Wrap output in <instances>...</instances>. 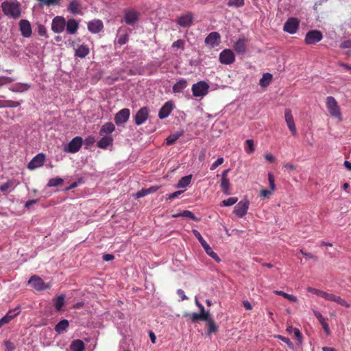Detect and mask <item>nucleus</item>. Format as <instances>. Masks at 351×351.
I'll return each instance as SVG.
<instances>
[{"mask_svg":"<svg viewBox=\"0 0 351 351\" xmlns=\"http://www.w3.org/2000/svg\"><path fill=\"white\" fill-rule=\"evenodd\" d=\"M230 182L229 179H221V188L222 191L226 195L230 194Z\"/></svg>","mask_w":351,"mask_h":351,"instance_id":"4c0bfd02","label":"nucleus"},{"mask_svg":"<svg viewBox=\"0 0 351 351\" xmlns=\"http://www.w3.org/2000/svg\"><path fill=\"white\" fill-rule=\"evenodd\" d=\"M299 21L296 18H289L285 22L283 30L291 34H295L299 27Z\"/></svg>","mask_w":351,"mask_h":351,"instance_id":"f8f14e48","label":"nucleus"},{"mask_svg":"<svg viewBox=\"0 0 351 351\" xmlns=\"http://www.w3.org/2000/svg\"><path fill=\"white\" fill-rule=\"evenodd\" d=\"M174 107L173 103L171 101H167L160 108L158 112V117L162 119L167 117Z\"/></svg>","mask_w":351,"mask_h":351,"instance_id":"aec40b11","label":"nucleus"},{"mask_svg":"<svg viewBox=\"0 0 351 351\" xmlns=\"http://www.w3.org/2000/svg\"><path fill=\"white\" fill-rule=\"evenodd\" d=\"M153 189L152 186L149 187V189H142L141 191H138V193H136V198H140V197H144L146 195L149 194L151 193V191L152 189Z\"/></svg>","mask_w":351,"mask_h":351,"instance_id":"603ef678","label":"nucleus"},{"mask_svg":"<svg viewBox=\"0 0 351 351\" xmlns=\"http://www.w3.org/2000/svg\"><path fill=\"white\" fill-rule=\"evenodd\" d=\"M20 311L19 308L14 310H10L5 316L0 319V328L6 324L10 322L14 317H16L19 313Z\"/></svg>","mask_w":351,"mask_h":351,"instance_id":"a211bd4d","label":"nucleus"},{"mask_svg":"<svg viewBox=\"0 0 351 351\" xmlns=\"http://www.w3.org/2000/svg\"><path fill=\"white\" fill-rule=\"evenodd\" d=\"M69 321L66 319H63L60 322H59L55 326V330L60 334L65 331L66 328L69 327Z\"/></svg>","mask_w":351,"mask_h":351,"instance_id":"72a5a7b5","label":"nucleus"},{"mask_svg":"<svg viewBox=\"0 0 351 351\" xmlns=\"http://www.w3.org/2000/svg\"><path fill=\"white\" fill-rule=\"evenodd\" d=\"M323 38L322 33L319 30H311L305 36L304 42L306 45H314L319 42Z\"/></svg>","mask_w":351,"mask_h":351,"instance_id":"1a4fd4ad","label":"nucleus"},{"mask_svg":"<svg viewBox=\"0 0 351 351\" xmlns=\"http://www.w3.org/2000/svg\"><path fill=\"white\" fill-rule=\"evenodd\" d=\"M192 175L186 176L182 177L177 184V188H184L189 185L191 182Z\"/></svg>","mask_w":351,"mask_h":351,"instance_id":"e433bc0d","label":"nucleus"},{"mask_svg":"<svg viewBox=\"0 0 351 351\" xmlns=\"http://www.w3.org/2000/svg\"><path fill=\"white\" fill-rule=\"evenodd\" d=\"M19 27L21 34L25 38H29L32 35V27L27 20L22 19L19 22Z\"/></svg>","mask_w":351,"mask_h":351,"instance_id":"412c9836","label":"nucleus"},{"mask_svg":"<svg viewBox=\"0 0 351 351\" xmlns=\"http://www.w3.org/2000/svg\"><path fill=\"white\" fill-rule=\"evenodd\" d=\"M185 45V41L182 39L177 40L176 41L173 42L172 44V48H178L181 49L182 50H184Z\"/></svg>","mask_w":351,"mask_h":351,"instance_id":"8fccbe9b","label":"nucleus"},{"mask_svg":"<svg viewBox=\"0 0 351 351\" xmlns=\"http://www.w3.org/2000/svg\"><path fill=\"white\" fill-rule=\"evenodd\" d=\"M313 314L316 317V318L318 319L319 323L322 324V323L326 322V319L322 316L321 313H319L317 311H313Z\"/></svg>","mask_w":351,"mask_h":351,"instance_id":"13d9d810","label":"nucleus"},{"mask_svg":"<svg viewBox=\"0 0 351 351\" xmlns=\"http://www.w3.org/2000/svg\"><path fill=\"white\" fill-rule=\"evenodd\" d=\"M271 80H272L271 74H270L269 73H264L260 80L259 84L261 87H266L269 84Z\"/></svg>","mask_w":351,"mask_h":351,"instance_id":"f704fd0d","label":"nucleus"},{"mask_svg":"<svg viewBox=\"0 0 351 351\" xmlns=\"http://www.w3.org/2000/svg\"><path fill=\"white\" fill-rule=\"evenodd\" d=\"M177 294L181 298V300H185L188 299L187 296L184 293V291L181 289L177 290Z\"/></svg>","mask_w":351,"mask_h":351,"instance_id":"69168bd1","label":"nucleus"},{"mask_svg":"<svg viewBox=\"0 0 351 351\" xmlns=\"http://www.w3.org/2000/svg\"><path fill=\"white\" fill-rule=\"evenodd\" d=\"M38 2H39L40 5H58L60 0H36Z\"/></svg>","mask_w":351,"mask_h":351,"instance_id":"de8ad7c7","label":"nucleus"},{"mask_svg":"<svg viewBox=\"0 0 351 351\" xmlns=\"http://www.w3.org/2000/svg\"><path fill=\"white\" fill-rule=\"evenodd\" d=\"M219 61L223 64H230L235 61V56L231 49H224L219 54Z\"/></svg>","mask_w":351,"mask_h":351,"instance_id":"9b49d317","label":"nucleus"},{"mask_svg":"<svg viewBox=\"0 0 351 351\" xmlns=\"http://www.w3.org/2000/svg\"><path fill=\"white\" fill-rule=\"evenodd\" d=\"M184 134V132H180L174 134H171L169 135L166 139V143L167 145H171L173 144L180 136H182Z\"/></svg>","mask_w":351,"mask_h":351,"instance_id":"c9c22d12","label":"nucleus"},{"mask_svg":"<svg viewBox=\"0 0 351 351\" xmlns=\"http://www.w3.org/2000/svg\"><path fill=\"white\" fill-rule=\"evenodd\" d=\"M70 347L72 351H84L85 348L84 342L80 339L73 341Z\"/></svg>","mask_w":351,"mask_h":351,"instance_id":"473e14b6","label":"nucleus"},{"mask_svg":"<svg viewBox=\"0 0 351 351\" xmlns=\"http://www.w3.org/2000/svg\"><path fill=\"white\" fill-rule=\"evenodd\" d=\"M238 201V198L236 197H231L227 199H224L221 202V206H230L237 203Z\"/></svg>","mask_w":351,"mask_h":351,"instance_id":"37998d69","label":"nucleus"},{"mask_svg":"<svg viewBox=\"0 0 351 351\" xmlns=\"http://www.w3.org/2000/svg\"><path fill=\"white\" fill-rule=\"evenodd\" d=\"M244 0H228L227 5L229 7L241 8L244 5Z\"/></svg>","mask_w":351,"mask_h":351,"instance_id":"c03bdc74","label":"nucleus"},{"mask_svg":"<svg viewBox=\"0 0 351 351\" xmlns=\"http://www.w3.org/2000/svg\"><path fill=\"white\" fill-rule=\"evenodd\" d=\"M65 27L68 34H75L79 28V23L74 19H69L66 21Z\"/></svg>","mask_w":351,"mask_h":351,"instance_id":"393cba45","label":"nucleus"},{"mask_svg":"<svg viewBox=\"0 0 351 351\" xmlns=\"http://www.w3.org/2000/svg\"><path fill=\"white\" fill-rule=\"evenodd\" d=\"M3 343L5 347V351H12L15 349L14 344L9 340L4 341Z\"/></svg>","mask_w":351,"mask_h":351,"instance_id":"864d4df0","label":"nucleus"},{"mask_svg":"<svg viewBox=\"0 0 351 351\" xmlns=\"http://www.w3.org/2000/svg\"><path fill=\"white\" fill-rule=\"evenodd\" d=\"M89 53V47L86 45H81L75 49V56L84 58Z\"/></svg>","mask_w":351,"mask_h":351,"instance_id":"c85d7f7f","label":"nucleus"},{"mask_svg":"<svg viewBox=\"0 0 351 351\" xmlns=\"http://www.w3.org/2000/svg\"><path fill=\"white\" fill-rule=\"evenodd\" d=\"M268 180H269V187H270L271 190L274 191L276 189L275 179H274V176L271 173L268 174Z\"/></svg>","mask_w":351,"mask_h":351,"instance_id":"4d7b16f0","label":"nucleus"},{"mask_svg":"<svg viewBox=\"0 0 351 351\" xmlns=\"http://www.w3.org/2000/svg\"><path fill=\"white\" fill-rule=\"evenodd\" d=\"M206 322L208 326V331L206 333L208 336H210L213 333L217 332L219 327L210 315L208 317V319H206Z\"/></svg>","mask_w":351,"mask_h":351,"instance_id":"cd10ccee","label":"nucleus"},{"mask_svg":"<svg viewBox=\"0 0 351 351\" xmlns=\"http://www.w3.org/2000/svg\"><path fill=\"white\" fill-rule=\"evenodd\" d=\"M149 110L146 107L141 108L135 115V123L138 125L143 124L147 119Z\"/></svg>","mask_w":351,"mask_h":351,"instance_id":"6ab92c4d","label":"nucleus"},{"mask_svg":"<svg viewBox=\"0 0 351 351\" xmlns=\"http://www.w3.org/2000/svg\"><path fill=\"white\" fill-rule=\"evenodd\" d=\"M250 202L247 199L241 200L234 208V213L239 218L243 217L248 210Z\"/></svg>","mask_w":351,"mask_h":351,"instance_id":"0eeeda50","label":"nucleus"},{"mask_svg":"<svg viewBox=\"0 0 351 351\" xmlns=\"http://www.w3.org/2000/svg\"><path fill=\"white\" fill-rule=\"evenodd\" d=\"M243 307L246 309V310H252V304H250V302H248L247 300H244L243 301Z\"/></svg>","mask_w":351,"mask_h":351,"instance_id":"774afa93","label":"nucleus"},{"mask_svg":"<svg viewBox=\"0 0 351 351\" xmlns=\"http://www.w3.org/2000/svg\"><path fill=\"white\" fill-rule=\"evenodd\" d=\"M285 118L287 127L291 132L292 135L295 136L297 134V129L295 125L292 112L289 108H287L285 110Z\"/></svg>","mask_w":351,"mask_h":351,"instance_id":"4468645a","label":"nucleus"},{"mask_svg":"<svg viewBox=\"0 0 351 351\" xmlns=\"http://www.w3.org/2000/svg\"><path fill=\"white\" fill-rule=\"evenodd\" d=\"M21 103L19 101H0V108L1 107H17L20 106Z\"/></svg>","mask_w":351,"mask_h":351,"instance_id":"79ce46f5","label":"nucleus"},{"mask_svg":"<svg viewBox=\"0 0 351 351\" xmlns=\"http://www.w3.org/2000/svg\"><path fill=\"white\" fill-rule=\"evenodd\" d=\"M194 14L191 12L182 14L176 19V23L182 27H189L193 25Z\"/></svg>","mask_w":351,"mask_h":351,"instance_id":"423d86ee","label":"nucleus"},{"mask_svg":"<svg viewBox=\"0 0 351 351\" xmlns=\"http://www.w3.org/2000/svg\"><path fill=\"white\" fill-rule=\"evenodd\" d=\"M193 232L195 237L197 239L199 242L201 243L202 246L204 249L205 252L208 255H209L211 258H213L216 262L219 263L221 261L219 256L213 250V249L210 247V245L207 243V242L202 237L201 234L197 230H193Z\"/></svg>","mask_w":351,"mask_h":351,"instance_id":"7ed1b4c3","label":"nucleus"},{"mask_svg":"<svg viewBox=\"0 0 351 351\" xmlns=\"http://www.w3.org/2000/svg\"><path fill=\"white\" fill-rule=\"evenodd\" d=\"M247 39L245 37L240 38L234 45V49L239 54H244L247 51Z\"/></svg>","mask_w":351,"mask_h":351,"instance_id":"b1692460","label":"nucleus"},{"mask_svg":"<svg viewBox=\"0 0 351 351\" xmlns=\"http://www.w3.org/2000/svg\"><path fill=\"white\" fill-rule=\"evenodd\" d=\"M38 33L40 36L48 37L47 34V29L44 25L40 24L38 26Z\"/></svg>","mask_w":351,"mask_h":351,"instance_id":"5fc2aeb1","label":"nucleus"},{"mask_svg":"<svg viewBox=\"0 0 351 351\" xmlns=\"http://www.w3.org/2000/svg\"><path fill=\"white\" fill-rule=\"evenodd\" d=\"M326 300L337 302V304L347 308L350 307V304L345 300L342 299L340 296L332 293H327Z\"/></svg>","mask_w":351,"mask_h":351,"instance_id":"bb28decb","label":"nucleus"},{"mask_svg":"<svg viewBox=\"0 0 351 351\" xmlns=\"http://www.w3.org/2000/svg\"><path fill=\"white\" fill-rule=\"evenodd\" d=\"M66 26V20L62 16H55L51 22V30L56 34L62 33Z\"/></svg>","mask_w":351,"mask_h":351,"instance_id":"6e6552de","label":"nucleus"},{"mask_svg":"<svg viewBox=\"0 0 351 351\" xmlns=\"http://www.w3.org/2000/svg\"><path fill=\"white\" fill-rule=\"evenodd\" d=\"M113 139L111 136H105L97 142V147L101 149H106L112 144Z\"/></svg>","mask_w":351,"mask_h":351,"instance_id":"7c9ffc66","label":"nucleus"},{"mask_svg":"<svg viewBox=\"0 0 351 351\" xmlns=\"http://www.w3.org/2000/svg\"><path fill=\"white\" fill-rule=\"evenodd\" d=\"M276 338H278V339H280L281 341H282L283 342H285L289 348H293V343L290 341V339L287 337H285L282 335H278L276 336Z\"/></svg>","mask_w":351,"mask_h":351,"instance_id":"3c124183","label":"nucleus"},{"mask_svg":"<svg viewBox=\"0 0 351 351\" xmlns=\"http://www.w3.org/2000/svg\"><path fill=\"white\" fill-rule=\"evenodd\" d=\"M245 143L247 145V147L245 148V152L247 154L253 153L255 150L254 141L252 139H247L245 141Z\"/></svg>","mask_w":351,"mask_h":351,"instance_id":"a18cd8bd","label":"nucleus"},{"mask_svg":"<svg viewBox=\"0 0 351 351\" xmlns=\"http://www.w3.org/2000/svg\"><path fill=\"white\" fill-rule=\"evenodd\" d=\"M128 36L127 34H123V35L120 36L118 38L117 42L119 45H124L128 42Z\"/></svg>","mask_w":351,"mask_h":351,"instance_id":"bf43d9fd","label":"nucleus"},{"mask_svg":"<svg viewBox=\"0 0 351 351\" xmlns=\"http://www.w3.org/2000/svg\"><path fill=\"white\" fill-rule=\"evenodd\" d=\"M321 325H322L324 332L326 333V335H329L330 334V330L328 323L326 322L324 323H322V324H321Z\"/></svg>","mask_w":351,"mask_h":351,"instance_id":"338daca9","label":"nucleus"},{"mask_svg":"<svg viewBox=\"0 0 351 351\" xmlns=\"http://www.w3.org/2000/svg\"><path fill=\"white\" fill-rule=\"evenodd\" d=\"M45 160V155L40 153L36 155L28 163L27 168L30 170L40 167L44 165Z\"/></svg>","mask_w":351,"mask_h":351,"instance_id":"ddd939ff","label":"nucleus"},{"mask_svg":"<svg viewBox=\"0 0 351 351\" xmlns=\"http://www.w3.org/2000/svg\"><path fill=\"white\" fill-rule=\"evenodd\" d=\"M124 21L126 24L133 25L138 20V14L133 10H126L124 12Z\"/></svg>","mask_w":351,"mask_h":351,"instance_id":"4be33fe9","label":"nucleus"},{"mask_svg":"<svg viewBox=\"0 0 351 351\" xmlns=\"http://www.w3.org/2000/svg\"><path fill=\"white\" fill-rule=\"evenodd\" d=\"M271 194V191L267 189L261 190L260 192V196L263 198H268Z\"/></svg>","mask_w":351,"mask_h":351,"instance_id":"680f3d73","label":"nucleus"},{"mask_svg":"<svg viewBox=\"0 0 351 351\" xmlns=\"http://www.w3.org/2000/svg\"><path fill=\"white\" fill-rule=\"evenodd\" d=\"M104 28L103 23L101 20H93L88 23V29L93 34H97Z\"/></svg>","mask_w":351,"mask_h":351,"instance_id":"5701e85b","label":"nucleus"},{"mask_svg":"<svg viewBox=\"0 0 351 351\" xmlns=\"http://www.w3.org/2000/svg\"><path fill=\"white\" fill-rule=\"evenodd\" d=\"M210 315L209 313H203L199 312V313H194L192 314L185 313L184 316H189L193 323H195L199 320L206 321L208 319V317Z\"/></svg>","mask_w":351,"mask_h":351,"instance_id":"a878e982","label":"nucleus"},{"mask_svg":"<svg viewBox=\"0 0 351 351\" xmlns=\"http://www.w3.org/2000/svg\"><path fill=\"white\" fill-rule=\"evenodd\" d=\"M209 84L204 81H199L193 84L191 90L195 97H203L208 93Z\"/></svg>","mask_w":351,"mask_h":351,"instance_id":"20e7f679","label":"nucleus"},{"mask_svg":"<svg viewBox=\"0 0 351 351\" xmlns=\"http://www.w3.org/2000/svg\"><path fill=\"white\" fill-rule=\"evenodd\" d=\"M115 130V127L114 124L111 122H108L104 124L100 130H99V134L103 135L104 134H111L112 132H114Z\"/></svg>","mask_w":351,"mask_h":351,"instance_id":"2f4dec72","label":"nucleus"},{"mask_svg":"<svg viewBox=\"0 0 351 351\" xmlns=\"http://www.w3.org/2000/svg\"><path fill=\"white\" fill-rule=\"evenodd\" d=\"M187 86V81L185 79H180L173 85V92L175 93H182Z\"/></svg>","mask_w":351,"mask_h":351,"instance_id":"c756f323","label":"nucleus"},{"mask_svg":"<svg viewBox=\"0 0 351 351\" xmlns=\"http://www.w3.org/2000/svg\"><path fill=\"white\" fill-rule=\"evenodd\" d=\"M130 112L128 108H123L119 111L114 117V122L117 125L125 123L130 117Z\"/></svg>","mask_w":351,"mask_h":351,"instance_id":"2eb2a0df","label":"nucleus"},{"mask_svg":"<svg viewBox=\"0 0 351 351\" xmlns=\"http://www.w3.org/2000/svg\"><path fill=\"white\" fill-rule=\"evenodd\" d=\"M28 284L36 291H43L50 287L49 284H46L40 277L36 275L29 278Z\"/></svg>","mask_w":351,"mask_h":351,"instance_id":"39448f33","label":"nucleus"},{"mask_svg":"<svg viewBox=\"0 0 351 351\" xmlns=\"http://www.w3.org/2000/svg\"><path fill=\"white\" fill-rule=\"evenodd\" d=\"M223 158L222 157L218 158L217 160L211 165L210 169L211 171L215 169L217 167L223 164Z\"/></svg>","mask_w":351,"mask_h":351,"instance_id":"6e6d98bb","label":"nucleus"},{"mask_svg":"<svg viewBox=\"0 0 351 351\" xmlns=\"http://www.w3.org/2000/svg\"><path fill=\"white\" fill-rule=\"evenodd\" d=\"M63 183V180L60 178H51L49 180L47 185L49 186H58Z\"/></svg>","mask_w":351,"mask_h":351,"instance_id":"49530a36","label":"nucleus"},{"mask_svg":"<svg viewBox=\"0 0 351 351\" xmlns=\"http://www.w3.org/2000/svg\"><path fill=\"white\" fill-rule=\"evenodd\" d=\"M274 293L278 295H281L282 297H284L285 298L289 300V301L291 302H297L298 299L297 298L293 295H291V294H288L285 292H283L282 291H274Z\"/></svg>","mask_w":351,"mask_h":351,"instance_id":"ea45409f","label":"nucleus"},{"mask_svg":"<svg viewBox=\"0 0 351 351\" xmlns=\"http://www.w3.org/2000/svg\"><path fill=\"white\" fill-rule=\"evenodd\" d=\"M1 8L5 15L13 19L21 16V5L19 2L4 1L1 3Z\"/></svg>","mask_w":351,"mask_h":351,"instance_id":"f257e3e1","label":"nucleus"},{"mask_svg":"<svg viewBox=\"0 0 351 351\" xmlns=\"http://www.w3.org/2000/svg\"><path fill=\"white\" fill-rule=\"evenodd\" d=\"M326 108L329 112V114L335 118H338L339 120H341V112L340 110V108L335 99V97L332 96H328L326 97Z\"/></svg>","mask_w":351,"mask_h":351,"instance_id":"f03ea898","label":"nucleus"},{"mask_svg":"<svg viewBox=\"0 0 351 351\" xmlns=\"http://www.w3.org/2000/svg\"><path fill=\"white\" fill-rule=\"evenodd\" d=\"M68 11L73 14H82V5L80 0H71L67 6Z\"/></svg>","mask_w":351,"mask_h":351,"instance_id":"dca6fc26","label":"nucleus"},{"mask_svg":"<svg viewBox=\"0 0 351 351\" xmlns=\"http://www.w3.org/2000/svg\"><path fill=\"white\" fill-rule=\"evenodd\" d=\"M64 303V295H59L54 301V306L58 311H60Z\"/></svg>","mask_w":351,"mask_h":351,"instance_id":"58836bf2","label":"nucleus"},{"mask_svg":"<svg viewBox=\"0 0 351 351\" xmlns=\"http://www.w3.org/2000/svg\"><path fill=\"white\" fill-rule=\"evenodd\" d=\"M181 215L182 217L189 218L193 221H197L198 219L195 215L190 210H184L181 212Z\"/></svg>","mask_w":351,"mask_h":351,"instance_id":"09e8293b","label":"nucleus"},{"mask_svg":"<svg viewBox=\"0 0 351 351\" xmlns=\"http://www.w3.org/2000/svg\"><path fill=\"white\" fill-rule=\"evenodd\" d=\"M340 47L341 49L351 48V40H345L341 43Z\"/></svg>","mask_w":351,"mask_h":351,"instance_id":"0e129e2a","label":"nucleus"},{"mask_svg":"<svg viewBox=\"0 0 351 351\" xmlns=\"http://www.w3.org/2000/svg\"><path fill=\"white\" fill-rule=\"evenodd\" d=\"M307 291L310 293H312L315 294L319 297H322V298H324L325 300L327 296V292L319 290V289H317L315 288L308 287L307 288Z\"/></svg>","mask_w":351,"mask_h":351,"instance_id":"a19ab883","label":"nucleus"},{"mask_svg":"<svg viewBox=\"0 0 351 351\" xmlns=\"http://www.w3.org/2000/svg\"><path fill=\"white\" fill-rule=\"evenodd\" d=\"M12 186V182L8 181L0 186V191L2 192L6 191Z\"/></svg>","mask_w":351,"mask_h":351,"instance_id":"052dcab7","label":"nucleus"},{"mask_svg":"<svg viewBox=\"0 0 351 351\" xmlns=\"http://www.w3.org/2000/svg\"><path fill=\"white\" fill-rule=\"evenodd\" d=\"M221 36L217 32L210 33L205 38V43L212 47L219 45L220 43Z\"/></svg>","mask_w":351,"mask_h":351,"instance_id":"f3484780","label":"nucleus"},{"mask_svg":"<svg viewBox=\"0 0 351 351\" xmlns=\"http://www.w3.org/2000/svg\"><path fill=\"white\" fill-rule=\"evenodd\" d=\"M293 332H294L295 336L297 337V339L298 340V343H300L302 341V333L300 332V330L296 328H293Z\"/></svg>","mask_w":351,"mask_h":351,"instance_id":"e2e57ef3","label":"nucleus"},{"mask_svg":"<svg viewBox=\"0 0 351 351\" xmlns=\"http://www.w3.org/2000/svg\"><path fill=\"white\" fill-rule=\"evenodd\" d=\"M82 138L80 136L73 138L65 147L64 151L69 153L77 152L82 147Z\"/></svg>","mask_w":351,"mask_h":351,"instance_id":"9d476101","label":"nucleus"}]
</instances>
